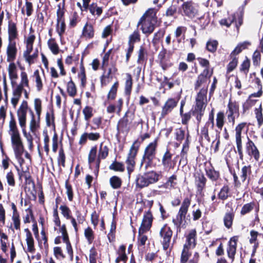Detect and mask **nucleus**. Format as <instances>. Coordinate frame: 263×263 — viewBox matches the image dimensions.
<instances>
[{
    "instance_id": "nucleus-1",
    "label": "nucleus",
    "mask_w": 263,
    "mask_h": 263,
    "mask_svg": "<svg viewBox=\"0 0 263 263\" xmlns=\"http://www.w3.org/2000/svg\"><path fill=\"white\" fill-rule=\"evenodd\" d=\"M8 132L11 138V144L15 157L20 164L22 165L24 163L22 155L25 149L16 122L13 116L11 117L9 123Z\"/></svg>"
},
{
    "instance_id": "nucleus-2",
    "label": "nucleus",
    "mask_w": 263,
    "mask_h": 263,
    "mask_svg": "<svg viewBox=\"0 0 263 263\" xmlns=\"http://www.w3.org/2000/svg\"><path fill=\"white\" fill-rule=\"evenodd\" d=\"M157 10L154 8L148 9L140 18L138 26H141L142 33L148 36L152 33L156 28L157 23L156 16Z\"/></svg>"
},
{
    "instance_id": "nucleus-3",
    "label": "nucleus",
    "mask_w": 263,
    "mask_h": 263,
    "mask_svg": "<svg viewBox=\"0 0 263 263\" xmlns=\"http://www.w3.org/2000/svg\"><path fill=\"white\" fill-rule=\"evenodd\" d=\"M35 40L34 31L31 27L29 29V33L25 38V43L26 44V50L23 52V57L25 61L29 65H31L35 62L37 57V51L31 54L33 50V45Z\"/></svg>"
},
{
    "instance_id": "nucleus-4",
    "label": "nucleus",
    "mask_w": 263,
    "mask_h": 263,
    "mask_svg": "<svg viewBox=\"0 0 263 263\" xmlns=\"http://www.w3.org/2000/svg\"><path fill=\"white\" fill-rule=\"evenodd\" d=\"M207 91L208 85L201 89L196 97V104L193 114L196 116V119L199 122L201 121L207 104Z\"/></svg>"
},
{
    "instance_id": "nucleus-5",
    "label": "nucleus",
    "mask_w": 263,
    "mask_h": 263,
    "mask_svg": "<svg viewBox=\"0 0 263 263\" xmlns=\"http://www.w3.org/2000/svg\"><path fill=\"white\" fill-rule=\"evenodd\" d=\"M190 204L191 199L188 197L185 198L181 203L176 218L173 220V223L178 229H180L186 228L187 225L186 215Z\"/></svg>"
},
{
    "instance_id": "nucleus-6",
    "label": "nucleus",
    "mask_w": 263,
    "mask_h": 263,
    "mask_svg": "<svg viewBox=\"0 0 263 263\" xmlns=\"http://www.w3.org/2000/svg\"><path fill=\"white\" fill-rule=\"evenodd\" d=\"M160 174L155 171H150L139 176L136 180L137 186L140 188L148 186L149 184L158 181Z\"/></svg>"
},
{
    "instance_id": "nucleus-7",
    "label": "nucleus",
    "mask_w": 263,
    "mask_h": 263,
    "mask_svg": "<svg viewBox=\"0 0 263 263\" xmlns=\"http://www.w3.org/2000/svg\"><path fill=\"white\" fill-rule=\"evenodd\" d=\"M248 130V126L246 122H241L238 124L235 127V137L236 144L238 155L240 159H243L242 134L245 130L246 132Z\"/></svg>"
},
{
    "instance_id": "nucleus-8",
    "label": "nucleus",
    "mask_w": 263,
    "mask_h": 263,
    "mask_svg": "<svg viewBox=\"0 0 263 263\" xmlns=\"http://www.w3.org/2000/svg\"><path fill=\"white\" fill-rule=\"evenodd\" d=\"M138 141H135L130 148L127 157L125 161L127 170L129 175L133 172L135 166V159L139 149V144Z\"/></svg>"
},
{
    "instance_id": "nucleus-9",
    "label": "nucleus",
    "mask_w": 263,
    "mask_h": 263,
    "mask_svg": "<svg viewBox=\"0 0 263 263\" xmlns=\"http://www.w3.org/2000/svg\"><path fill=\"white\" fill-rule=\"evenodd\" d=\"M157 145V140H155L146 146L144 149L142 164L145 162L148 164L152 162L156 156Z\"/></svg>"
},
{
    "instance_id": "nucleus-10",
    "label": "nucleus",
    "mask_w": 263,
    "mask_h": 263,
    "mask_svg": "<svg viewBox=\"0 0 263 263\" xmlns=\"http://www.w3.org/2000/svg\"><path fill=\"white\" fill-rule=\"evenodd\" d=\"M180 11L183 15L193 18L198 13V6L192 1L184 2L181 6Z\"/></svg>"
},
{
    "instance_id": "nucleus-11",
    "label": "nucleus",
    "mask_w": 263,
    "mask_h": 263,
    "mask_svg": "<svg viewBox=\"0 0 263 263\" xmlns=\"http://www.w3.org/2000/svg\"><path fill=\"white\" fill-rule=\"evenodd\" d=\"M239 106L236 101H232L230 100L227 105L226 115L229 122L233 125L235 123L236 116H239Z\"/></svg>"
},
{
    "instance_id": "nucleus-12",
    "label": "nucleus",
    "mask_w": 263,
    "mask_h": 263,
    "mask_svg": "<svg viewBox=\"0 0 263 263\" xmlns=\"http://www.w3.org/2000/svg\"><path fill=\"white\" fill-rule=\"evenodd\" d=\"M173 154L168 149H166L162 156L161 164L166 172L173 170L176 165L177 160L173 158Z\"/></svg>"
},
{
    "instance_id": "nucleus-13",
    "label": "nucleus",
    "mask_w": 263,
    "mask_h": 263,
    "mask_svg": "<svg viewBox=\"0 0 263 263\" xmlns=\"http://www.w3.org/2000/svg\"><path fill=\"white\" fill-rule=\"evenodd\" d=\"M28 109V104L26 100H23L20 104L16 111L20 126L21 128L26 127L27 121V114Z\"/></svg>"
},
{
    "instance_id": "nucleus-14",
    "label": "nucleus",
    "mask_w": 263,
    "mask_h": 263,
    "mask_svg": "<svg viewBox=\"0 0 263 263\" xmlns=\"http://www.w3.org/2000/svg\"><path fill=\"white\" fill-rule=\"evenodd\" d=\"M12 87V90L10 102L13 107L15 108L22 97V93H24V97L26 99H28L29 93L27 90H22L15 87L14 86Z\"/></svg>"
},
{
    "instance_id": "nucleus-15",
    "label": "nucleus",
    "mask_w": 263,
    "mask_h": 263,
    "mask_svg": "<svg viewBox=\"0 0 263 263\" xmlns=\"http://www.w3.org/2000/svg\"><path fill=\"white\" fill-rule=\"evenodd\" d=\"M133 121V118L129 116V112H126L124 116L119 120L117 124V130L119 133H127L130 129V125Z\"/></svg>"
},
{
    "instance_id": "nucleus-16",
    "label": "nucleus",
    "mask_w": 263,
    "mask_h": 263,
    "mask_svg": "<svg viewBox=\"0 0 263 263\" xmlns=\"http://www.w3.org/2000/svg\"><path fill=\"white\" fill-rule=\"evenodd\" d=\"M153 217L150 210L145 212L139 228V231L140 233H145L148 231L152 224Z\"/></svg>"
},
{
    "instance_id": "nucleus-17",
    "label": "nucleus",
    "mask_w": 263,
    "mask_h": 263,
    "mask_svg": "<svg viewBox=\"0 0 263 263\" xmlns=\"http://www.w3.org/2000/svg\"><path fill=\"white\" fill-rule=\"evenodd\" d=\"M160 235L162 238L161 240L164 247H169L172 236V231L171 228L166 225L164 226L160 231Z\"/></svg>"
},
{
    "instance_id": "nucleus-18",
    "label": "nucleus",
    "mask_w": 263,
    "mask_h": 263,
    "mask_svg": "<svg viewBox=\"0 0 263 263\" xmlns=\"http://www.w3.org/2000/svg\"><path fill=\"white\" fill-rule=\"evenodd\" d=\"M246 148L249 156L254 158L256 161H258L260 158V153L254 143L249 138L246 143Z\"/></svg>"
},
{
    "instance_id": "nucleus-19",
    "label": "nucleus",
    "mask_w": 263,
    "mask_h": 263,
    "mask_svg": "<svg viewBox=\"0 0 263 263\" xmlns=\"http://www.w3.org/2000/svg\"><path fill=\"white\" fill-rule=\"evenodd\" d=\"M178 100L175 98H169L165 102L162 108L161 116L164 117L170 113L178 104Z\"/></svg>"
},
{
    "instance_id": "nucleus-20",
    "label": "nucleus",
    "mask_w": 263,
    "mask_h": 263,
    "mask_svg": "<svg viewBox=\"0 0 263 263\" xmlns=\"http://www.w3.org/2000/svg\"><path fill=\"white\" fill-rule=\"evenodd\" d=\"M17 52L16 42H9L6 49L7 61L9 63L14 62Z\"/></svg>"
},
{
    "instance_id": "nucleus-21",
    "label": "nucleus",
    "mask_w": 263,
    "mask_h": 263,
    "mask_svg": "<svg viewBox=\"0 0 263 263\" xmlns=\"http://www.w3.org/2000/svg\"><path fill=\"white\" fill-rule=\"evenodd\" d=\"M108 152L109 148L108 146L104 144V142H101L99 146L96 163V170L97 172L99 171L101 160L105 159L108 155Z\"/></svg>"
},
{
    "instance_id": "nucleus-22",
    "label": "nucleus",
    "mask_w": 263,
    "mask_h": 263,
    "mask_svg": "<svg viewBox=\"0 0 263 263\" xmlns=\"http://www.w3.org/2000/svg\"><path fill=\"white\" fill-rule=\"evenodd\" d=\"M7 70L11 84L13 86L16 84V81L18 79V70L16 64L14 62L10 63Z\"/></svg>"
},
{
    "instance_id": "nucleus-23",
    "label": "nucleus",
    "mask_w": 263,
    "mask_h": 263,
    "mask_svg": "<svg viewBox=\"0 0 263 263\" xmlns=\"http://www.w3.org/2000/svg\"><path fill=\"white\" fill-rule=\"evenodd\" d=\"M8 41L9 42H15L17 39L18 32L16 25L12 21H9L8 26Z\"/></svg>"
},
{
    "instance_id": "nucleus-24",
    "label": "nucleus",
    "mask_w": 263,
    "mask_h": 263,
    "mask_svg": "<svg viewBox=\"0 0 263 263\" xmlns=\"http://www.w3.org/2000/svg\"><path fill=\"white\" fill-rule=\"evenodd\" d=\"M213 72H210L208 69H204L202 73L198 76L196 82L195 84V89H197L204 83H206L208 77L210 78L212 75Z\"/></svg>"
},
{
    "instance_id": "nucleus-25",
    "label": "nucleus",
    "mask_w": 263,
    "mask_h": 263,
    "mask_svg": "<svg viewBox=\"0 0 263 263\" xmlns=\"http://www.w3.org/2000/svg\"><path fill=\"white\" fill-rule=\"evenodd\" d=\"M14 86L22 90H26L25 88H30L29 80L28 74L25 71H22L20 73V82L18 84L16 81Z\"/></svg>"
},
{
    "instance_id": "nucleus-26",
    "label": "nucleus",
    "mask_w": 263,
    "mask_h": 263,
    "mask_svg": "<svg viewBox=\"0 0 263 263\" xmlns=\"http://www.w3.org/2000/svg\"><path fill=\"white\" fill-rule=\"evenodd\" d=\"M123 101L122 98H120L117 101L116 105L110 104L106 108V111L108 114L116 112L118 115H120L122 109Z\"/></svg>"
},
{
    "instance_id": "nucleus-27",
    "label": "nucleus",
    "mask_w": 263,
    "mask_h": 263,
    "mask_svg": "<svg viewBox=\"0 0 263 263\" xmlns=\"http://www.w3.org/2000/svg\"><path fill=\"white\" fill-rule=\"evenodd\" d=\"M211 125V128H213L214 126V115L213 113H211L209 116V121L207 122L205 125V126L202 128L201 131V137L204 138V139L209 141V130H208V126Z\"/></svg>"
},
{
    "instance_id": "nucleus-28",
    "label": "nucleus",
    "mask_w": 263,
    "mask_h": 263,
    "mask_svg": "<svg viewBox=\"0 0 263 263\" xmlns=\"http://www.w3.org/2000/svg\"><path fill=\"white\" fill-rule=\"evenodd\" d=\"M32 78L35 83V86L37 91H41L44 87L42 76L40 73L39 70H36L33 72Z\"/></svg>"
},
{
    "instance_id": "nucleus-29",
    "label": "nucleus",
    "mask_w": 263,
    "mask_h": 263,
    "mask_svg": "<svg viewBox=\"0 0 263 263\" xmlns=\"http://www.w3.org/2000/svg\"><path fill=\"white\" fill-rule=\"evenodd\" d=\"M254 113L257 120V126L260 127L263 125V109L261 104L254 109Z\"/></svg>"
},
{
    "instance_id": "nucleus-30",
    "label": "nucleus",
    "mask_w": 263,
    "mask_h": 263,
    "mask_svg": "<svg viewBox=\"0 0 263 263\" xmlns=\"http://www.w3.org/2000/svg\"><path fill=\"white\" fill-rule=\"evenodd\" d=\"M97 157V147L96 146H92L89 152L88 156V163L90 167L95 164V167L96 168Z\"/></svg>"
},
{
    "instance_id": "nucleus-31",
    "label": "nucleus",
    "mask_w": 263,
    "mask_h": 263,
    "mask_svg": "<svg viewBox=\"0 0 263 263\" xmlns=\"http://www.w3.org/2000/svg\"><path fill=\"white\" fill-rule=\"evenodd\" d=\"M117 70V68L115 67H113L112 68H109L107 71H104V73L101 77V82L102 85H106L107 83H108L112 79L111 73L112 72H116Z\"/></svg>"
},
{
    "instance_id": "nucleus-32",
    "label": "nucleus",
    "mask_w": 263,
    "mask_h": 263,
    "mask_svg": "<svg viewBox=\"0 0 263 263\" xmlns=\"http://www.w3.org/2000/svg\"><path fill=\"white\" fill-rule=\"evenodd\" d=\"M94 34L95 31L92 25L87 23L83 29V36L86 39H90L94 36Z\"/></svg>"
},
{
    "instance_id": "nucleus-33",
    "label": "nucleus",
    "mask_w": 263,
    "mask_h": 263,
    "mask_svg": "<svg viewBox=\"0 0 263 263\" xmlns=\"http://www.w3.org/2000/svg\"><path fill=\"white\" fill-rule=\"evenodd\" d=\"M65 0H62V3L57 5L58 9L57 10V21H65L64 14Z\"/></svg>"
},
{
    "instance_id": "nucleus-34",
    "label": "nucleus",
    "mask_w": 263,
    "mask_h": 263,
    "mask_svg": "<svg viewBox=\"0 0 263 263\" xmlns=\"http://www.w3.org/2000/svg\"><path fill=\"white\" fill-rule=\"evenodd\" d=\"M47 45L48 48L53 54L57 55L59 53L60 48L54 39L52 37L49 39L47 42Z\"/></svg>"
},
{
    "instance_id": "nucleus-35",
    "label": "nucleus",
    "mask_w": 263,
    "mask_h": 263,
    "mask_svg": "<svg viewBox=\"0 0 263 263\" xmlns=\"http://www.w3.org/2000/svg\"><path fill=\"white\" fill-rule=\"evenodd\" d=\"M185 105V101H181L180 108V114L181 117V122L183 124H186L188 121L190 120L191 117V112H188L185 114L183 113V106Z\"/></svg>"
},
{
    "instance_id": "nucleus-36",
    "label": "nucleus",
    "mask_w": 263,
    "mask_h": 263,
    "mask_svg": "<svg viewBox=\"0 0 263 263\" xmlns=\"http://www.w3.org/2000/svg\"><path fill=\"white\" fill-rule=\"evenodd\" d=\"M251 45V43L248 41L243 42V43H239L235 47L234 50L231 53V56L233 57L240 53L243 49H245L247 47Z\"/></svg>"
},
{
    "instance_id": "nucleus-37",
    "label": "nucleus",
    "mask_w": 263,
    "mask_h": 263,
    "mask_svg": "<svg viewBox=\"0 0 263 263\" xmlns=\"http://www.w3.org/2000/svg\"><path fill=\"white\" fill-rule=\"evenodd\" d=\"M126 248H119L117 250L118 256L115 260L116 263H119L120 261H123L124 263L126 262L128 259V257L125 253Z\"/></svg>"
},
{
    "instance_id": "nucleus-38",
    "label": "nucleus",
    "mask_w": 263,
    "mask_h": 263,
    "mask_svg": "<svg viewBox=\"0 0 263 263\" xmlns=\"http://www.w3.org/2000/svg\"><path fill=\"white\" fill-rule=\"evenodd\" d=\"M191 248H183L180 257V263H187L189 258L192 255V252L190 250Z\"/></svg>"
},
{
    "instance_id": "nucleus-39",
    "label": "nucleus",
    "mask_w": 263,
    "mask_h": 263,
    "mask_svg": "<svg viewBox=\"0 0 263 263\" xmlns=\"http://www.w3.org/2000/svg\"><path fill=\"white\" fill-rule=\"evenodd\" d=\"M225 122V116L223 112L219 111L216 115V125L218 129L221 130Z\"/></svg>"
},
{
    "instance_id": "nucleus-40",
    "label": "nucleus",
    "mask_w": 263,
    "mask_h": 263,
    "mask_svg": "<svg viewBox=\"0 0 263 263\" xmlns=\"http://www.w3.org/2000/svg\"><path fill=\"white\" fill-rule=\"evenodd\" d=\"M66 88L67 93L69 96L74 97L77 95L76 86L71 78L67 84Z\"/></svg>"
},
{
    "instance_id": "nucleus-41",
    "label": "nucleus",
    "mask_w": 263,
    "mask_h": 263,
    "mask_svg": "<svg viewBox=\"0 0 263 263\" xmlns=\"http://www.w3.org/2000/svg\"><path fill=\"white\" fill-rule=\"evenodd\" d=\"M196 231L195 230H192L186 237L187 245L190 247H195L196 243Z\"/></svg>"
},
{
    "instance_id": "nucleus-42",
    "label": "nucleus",
    "mask_w": 263,
    "mask_h": 263,
    "mask_svg": "<svg viewBox=\"0 0 263 263\" xmlns=\"http://www.w3.org/2000/svg\"><path fill=\"white\" fill-rule=\"evenodd\" d=\"M257 100H255L248 97L247 100L242 105V112L245 113L247 110H249L256 104Z\"/></svg>"
},
{
    "instance_id": "nucleus-43",
    "label": "nucleus",
    "mask_w": 263,
    "mask_h": 263,
    "mask_svg": "<svg viewBox=\"0 0 263 263\" xmlns=\"http://www.w3.org/2000/svg\"><path fill=\"white\" fill-rule=\"evenodd\" d=\"M109 183L111 186L114 189H119L122 184V180L118 176H114L109 179Z\"/></svg>"
},
{
    "instance_id": "nucleus-44",
    "label": "nucleus",
    "mask_w": 263,
    "mask_h": 263,
    "mask_svg": "<svg viewBox=\"0 0 263 263\" xmlns=\"http://www.w3.org/2000/svg\"><path fill=\"white\" fill-rule=\"evenodd\" d=\"M65 30L66 24L65 21H57L56 31L60 38H62L63 35L65 32Z\"/></svg>"
},
{
    "instance_id": "nucleus-45",
    "label": "nucleus",
    "mask_w": 263,
    "mask_h": 263,
    "mask_svg": "<svg viewBox=\"0 0 263 263\" xmlns=\"http://www.w3.org/2000/svg\"><path fill=\"white\" fill-rule=\"evenodd\" d=\"M207 176L212 181H215L219 178V173L215 171L213 168L206 170Z\"/></svg>"
},
{
    "instance_id": "nucleus-46",
    "label": "nucleus",
    "mask_w": 263,
    "mask_h": 263,
    "mask_svg": "<svg viewBox=\"0 0 263 263\" xmlns=\"http://www.w3.org/2000/svg\"><path fill=\"white\" fill-rule=\"evenodd\" d=\"M196 181L197 183L198 190L201 191L205 186L206 179L203 174H198L196 178Z\"/></svg>"
},
{
    "instance_id": "nucleus-47",
    "label": "nucleus",
    "mask_w": 263,
    "mask_h": 263,
    "mask_svg": "<svg viewBox=\"0 0 263 263\" xmlns=\"http://www.w3.org/2000/svg\"><path fill=\"white\" fill-rule=\"evenodd\" d=\"M127 78L125 82V93L126 95L129 96L132 88L133 80L132 76L130 74H126Z\"/></svg>"
},
{
    "instance_id": "nucleus-48",
    "label": "nucleus",
    "mask_w": 263,
    "mask_h": 263,
    "mask_svg": "<svg viewBox=\"0 0 263 263\" xmlns=\"http://www.w3.org/2000/svg\"><path fill=\"white\" fill-rule=\"evenodd\" d=\"M88 9L93 15H97V16H100L102 12V8L98 7L97 4L95 3H92L89 7H88Z\"/></svg>"
},
{
    "instance_id": "nucleus-49",
    "label": "nucleus",
    "mask_w": 263,
    "mask_h": 263,
    "mask_svg": "<svg viewBox=\"0 0 263 263\" xmlns=\"http://www.w3.org/2000/svg\"><path fill=\"white\" fill-rule=\"evenodd\" d=\"M251 173V167L250 165L244 166L241 170L240 179L242 182H244L247 178V176Z\"/></svg>"
},
{
    "instance_id": "nucleus-50",
    "label": "nucleus",
    "mask_w": 263,
    "mask_h": 263,
    "mask_svg": "<svg viewBox=\"0 0 263 263\" xmlns=\"http://www.w3.org/2000/svg\"><path fill=\"white\" fill-rule=\"evenodd\" d=\"M250 67V61L246 58L240 65V71L247 76L249 71Z\"/></svg>"
},
{
    "instance_id": "nucleus-51",
    "label": "nucleus",
    "mask_w": 263,
    "mask_h": 263,
    "mask_svg": "<svg viewBox=\"0 0 263 263\" xmlns=\"http://www.w3.org/2000/svg\"><path fill=\"white\" fill-rule=\"evenodd\" d=\"M118 82H117L115 83H114V84L112 86L107 95V98L108 100H113L115 99L116 97L117 89L118 88Z\"/></svg>"
},
{
    "instance_id": "nucleus-52",
    "label": "nucleus",
    "mask_w": 263,
    "mask_h": 263,
    "mask_svg": "<svg viewBox=\"0 0 263 263\" xmlns=\"http://www.w3.org/2000/svg\"><path fill=\"white\" fill-rule=\"evenodd\" d=\"M140 36L138 31H135L129 37L128 45H134L135 43L140 41Z\"/></svg>"
},
{
    "instance_id": "nucleus-53",
    "label": "nucleus",
    "mask_w": 263,
    "mask_h": 263,
    "mask_svg": "<svg viewBox=\"0 0 263 263\" xmlns=\"http://www.w3.org/2000/svg\"><path fill=\"white\" fill-rule=\"evenodd\" d=\"M229 188L228 186L224 185L220 190L218 194V198L222 200H226L229 196Z\"/></svg>"
},
{
    "instance_id": "nucleus-54",
    "label": "nucleus",
    "mask_w": 263,
    "mask_h": 263,
    "mask_svg": "<svg viewBox=\"0 0 263 263\" xmlns=\"http://www.w3.org/2000/svg\"><path fill=\"white\" fill-rule=\"evenodd\" d=\"M24 137L26 138L28 144L29 149L31 150L33 147V137L30 133H27L26 131V127L22 128Z\"/></svg>"
},
{
    "instance_id": "nucleus-55",
    "label": "nucleus",
    "mask_w": 263,
    "mask_h": 263,
    "mask_svg": "<svg viewBox=\"0 0 263 263\" xmlns=\"http://www.w3.org/2000/svg\"><path fill=\"white\" fill-rule=\"evenodd\" d=\"M255 206L254 202H250L247 204H245L242 206L241 210L240 211V214L242 215H245L249 213H250L253 209H254Z\"/></svg>"
},
{
    "instance_id": "nucleus-56",
    "label": "nucleus",
    "mask_w": 263,
    "mask_h": 263,
    "mask_svg": "<svg viewBox=\"0 0 263 263\" xmlns=\"http://www.w3.org/2000/svg\"><path fill=\"white\" fill-rule=\"evenodd\" d=\"M60 231L62 235V241L65 243L66 247H70V243L68 239V234L65 225H63L61 227Z\"/></svg>"
},
{
    "instance_id": "nucleus-57",
    "label": "nucleus",
    "mask_w": 263,
    "mask_h": 263,
    "mask_svg": "<svg viewBox=\"0 0 263 263\" xmlns=\"http://www.w3.org/2000/svg\"><path fill=\"white\" fill-rule=\"evenodd\" d=\"M84 236L89 243H91L94 239V233L92 229L88 227L84 230Z\"/></svg>"
},
{
    "instance_id": "nucleus-58",
    "label": "nucleus",
    "mask_w": 263,
    "mask_h": 263,
    "mask_svg": "<svg viewBox=\"0 0 263 263\" xmlns=\"http://www.w3.org/2000/svg\"><path fill=\"white\" fill-rule=\"evenodd\" d=\"M34 107L36 115L39 118L42 112V100L39 98H35L34 100Z\"/></svg>"
},
{
    "instance_id": "nucleus-59",
    "label": "nucleus",
    "mask_w": 263,
    "mask_h": 263,
    "mask_svg": "<svg viewBox=\"0 0 263 263\" xmlns=\"http://www.w3.org/2000/svg\"><path fill=\"white\" fill-rule=\"evenodd\" d=\"M39 127H40L39 121H36L34 119V116H33L30 122V123H29V128H30V131L32 133L35 134Z\"/></svg>"
},
{
    "instance_id": "nucleus-60",
    "label": "nucleus",
    "mask_w": 263,
    "mask_h": 263,
    "mask_svg": "<svg viewBox=\"0 0 263 263\" xmlns=\"http://www.w3.org/2000/svg\"><path fill=\"white\" fill-rule=\"evenodd\" d=\"M144 233H140L139 232V236L138 238V243L140 246L150 245L149 240L146 235H144Z\"/></svg>"
},
{
    "instance_id": "nucleus-61",
    "label": "nucleus",
    "mask_w": 263,
    "mask_h": 263,
    "mask_svg": "<svg viewBox=\"0 0 263 263\" xmlns=\"http://www.w3.org/2000/svg\"><path fill=\"white\" fill-rule=\"evenodd\" d=\"M234 215L232 213H227L224 217V223L225 226L230 228L233 222Z\"/></svg>"
},
{
    "instance_id": "nucleus-62",
    "label": "nucleus",
    "mask_w": 263,
    "mask_h": 263,
    "mask_svg": "<svg viewBox=\"0 0 263 263\" xmlns=\"http://www.w3.org/2000/svg\"><path fill=\"white\" fill-rule=\"evenodd\" d=\"M218 42L216 40L209 41L206 43L207 49L211 52H214L217 50Z\"/></svg>"
},
{
    "instance_id": "nucleus-63",
    "label": "nucleus",
    "mask_w": 263,
    "mask_h": 263,
    "mask_svg": "<svg viewBox=\"0 0 263 263\" xmlns=\"http://www.w3.org/2000/svg\"><path fill=\"white\" fill-rule=\"evenodd\" d=\"M79 21L80 18L78 13L74 12L70 18L69 26L70 27H75Z\"/></svg>"
},
{
    "instance_id": "nucleus-64",
    "label": "nucleus",
    "mask_w": 263,
    "mask_h": 263,
    "mask_svg": "<svg viewBox=\"0 0 263 263\" xmlns=\"http://www.w3.org/2000/svg\"><path fill=\"white\" fill-rule=\"evenodd\" d=\"M109 169L116 171L123 172L124 170V166L122 163L115 162L109 166Z\"/></svg>"
}]
</instances>
